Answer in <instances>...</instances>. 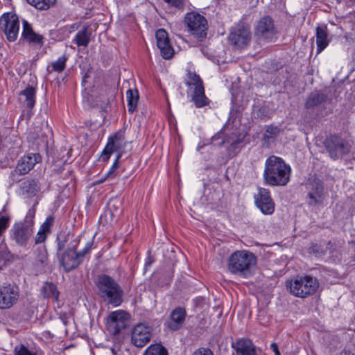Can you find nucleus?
<instances>
[{"instance_id": "nucleus-51", "label": "nucleus", "mask_w": 355, "mask_h": 355, "mask_svg": "<svg viewBox=\"0 0 355 355\" xmlns=\"http://www.w3.org/2000/svg\"><path fill=\"white\" fill-rule=\"evenodd\" d=\"M241 143V140L240 139H236L234 141L232 142L231 144V147L233 148H236L237 147V146Z\"/></svg>"}, {"instance_id": "nucleus-13", "label": "nucleus", "mask_w": 355, "mask_h": 355, "mask_svg": "<svg viewBox=\"0 0 355 355\" xmlns=\"http://www.w3.org/2000/svg\"><path fill=\"white\" fill-rule=\"evenodd\" d=\"M129 322L130 315L125 311H112L107 318L108 330L114 335H117L129 325Z\"/></svg>"}, {"instance_id": "nucleus-46", "label": "nucleus", "mask_w": 355, "mask_h": 355, "mask_svg": "<svg viewBox=\"0 0 355 355\" xmlns=\"http://www.w3.org/2000/svg\"><path fill=\"white\" fill-rule=\"evenodd\" d=\"M15 355H35V354L29 351L25 346L21 345L19 349L17 347L15 348Z\"/></svg>"}, {"instance_id": "nucleus-1", "label": "nucleus", "mask_w": 355, "mask_h": 355, "mask_svg": "<svg viewBox=\"0 0 355 355\" xmlns=\"http://www.w3.org/2000/svg\"><path fill=\"white\" fill-rule=\"evenodd\" d=\"M291 173V166L282 158L270 155L265 162L263 182L272 187H284L289 182Z\"/></svg>"}, {"instance_id": "nucleus-42", "label": "nucleus", "mask_w": 355, "mask_h": 355, "mask_svg": "<svg viewBox=\"0 0 355 355\" xmlns=\"http://www.w3.org/2000/svg\"><path fill=\"white\" fill-rule=\"evenodd\" d=\"M49 234L47 232H44L39 228L38 232H37L35 236L34 237V243L35 245L43 243L46 241Z\"/></svg>"}, {"instance_id": "nucleus-38", "label": "nucleus", "mask_w": 355, "mask_h": 355, "mask_svg": "<svg viewBox=\"0 0 355 355\" xmlns=\"http://www.w3.org/2000/svg\"><path fill=\"white\" fill-rule=\"evenodd\" d=\"M159 49L161 56L165 60L171 59L174 54L175 50L173 46H157Z\"/></svg>"}, {"instance_id": "nucleus-52", "label": "nucleus", "mask_w": 355, "mask_h": 355, "mask_svg": "<svg viewBox=\"0 0 355 355\" xmlns=\"http://www.w3.org/2000/svg\"><path fill=\"white\" fill-rule=\"evenodd\" d=\"M318 46V49H317V54L320 53V52H322L327 46Z\"/></svg>"}, {"instance_id": "nucleus-36", "label": "nucleus", "mask_w": 355, "mask_h": 355, "mask_svg": "<svg viewBox=\"0 0 355 355\" xmlns=\"http://www.w3.org/2000/svg\"><path fill=\"white\" fill-rule=\"evenodd\" d=\"M121 159V154H117L116 159L110 170L105 173V178L113 180L118 175L119 161Z\"/></svg>"}, {"instance_id": "nucleus-24", "label": "nucleus", "mask_w": 355, "mask_h": 355, "mask_svg": "<svg viewBox=\"0 0 355 355\" xmlns=\"http://www.w3.org/2000/svg\"><path fill=\"white\" fill-rule=\"evenodd\" d=\"M281 132V128L279 126L272 124L267 125L263 135V146L269 148L273 144Z\"/></svg>"}, {"instance_id": "nucleus-18", "label": "nucleus", "mask_w": 355, "mask_h": 355, "mask_svg": "<svg viewBox=\"0 0 355 355\" xmlns=\"http://www.w3.org/2000/svg\"><path fill=\"white\" fill-rule=\"evenodd\" d=\"M41 160L42 157L39 153H28L23 156L18 161L16 168L12 172V175L27 174Z\"/></svg>"}, {"instance_id": "nucleus-9", "label": "nucleus", "mask_w": 355, "mask_h": 355, "mask_svg": "<svg viewBox=\"0 0 355 355\" xmlns=\"http://www.w3.org/2000/svg\"><path fill=\"white\" fill-rule=\"evenodd\" d=\"M340 94V91L334 88L325 90H315L308 96L304 103V107L306 110H311L321 105L327 101L332 103L334 100L337 101Z\"/></svg>"}, {"instance_id": "nucleus-19", "label": "nucleus", "mask_w": 355, "mask_h": 355, "mask_svg": "<svg viewBox=\"0 0 355 355\" xmlns=\"http://www.w3.org/2000/svg\"><path fill=\"white\" fill-rule=\"evenodd\" d=\"M254 34L265 38L272 37L275 34L273 21L269 16L261 18L254 28Z\"/></svg>"}, {"instance_id": "nucleus-2", "label": "nucleus", "mask_w": 355, "mask_h": 355, "mask_svg": "<svg viewBox=\"0 0 355 355\" xmlns=\"http://www.w3.org/2000/svg\"><path fill=\"white\" fill-rule=\"evenodd\" d=\"M257 263V257L248 250H236L228 259L229 271L244 278L252 276Z\"/></svg>"}, {"instance_id": "nucleus-26", "label": "nucleus", "mask_w": 355, "mask_h": 355, "mask_svg": "<svg viewBox=\"0 0 355 355\" xmlns=\"http://www.w3.org/2000/svg\"><path fill=\"white\" fill-rule=\"evenodd\" d=\"M126 98L128 102V110L130 113H133L137 107L139 98L138 90L131 89H128L126 92Z\"/></svg>"}, {"instance_id": "nucleus-15", "label": "nucleus", "mask_w": 355, "mask_h": 355, "mask_svg": "<svg viewBox=\"0 0 355 355\" xmlns=\"http://www.w3.org/2000/svg\"><path fill=\"white\" fill-rule=\"evenodd\" d=\"M3 24V31L7 40L10 42H14L18 36L19 31V21L15 14L6 13L1 18Z\"/></svg>"}, {"instance_id": "nucleus-21", "label": "nucleus", "mask_w": 355, "mask_h": 355, "mask_svg": "<svg viewBox=\"0 0 355 355\" xmlns=\"http://www.w3.org/2000/svg\"><path fill=\"white\" fill-rule=\"evenodd\" d=\"M21 39L24 42L42 44L43 35L35 33L31 25L26 20L23 21V30L21 33Z\"/></svg>"}, {"instance_id": "nucleus-28", "label": "nucleus", "mask_w": 355, "mask_h": 355, "mask_svg": "<svg viewBox=\"0 0 355 355\" xmlns=\"http://www.w3.org/2000/svg\"><path fill=\"white\" fill-rule=\"evenodd\" d=\"M330 42L327 26H319L316 28V44H328Z\"/></svg>"}, {"instance_id": "nucleus-41", "label": "nucleus", "mask_w": 355, "mask_h": 355, "mask_svg": "<svg viewBox=\"0 0 355 355\" xmlns=\"http://www.w3.org/2000/svg\"><path fill=\"white\" fill-rule=\"evenodd\" d=\"M309 185H310V189H311L310 191L317 192L318 189H319V187H321V193H324L323 192V189H324L323 182L320 179H319L316 177L311 178L310 179Z\"/></svg>"}, {"instance_id": "nucleus-23", "label": "nucleus", "mask_w": 355, "mask_h": 355, "mask_svg": "<svg viewBox=\"0 0 355 355\" xmlns=\"http://www.w3.org/2000/svg\"><path fill=\"white\" fill-rule=\"evenodd\" d=\"M19 101L23 105L28 109H33L35 104L36 89L32 86H28L19 93Z\"/></svg>"}, {"instance_id": "nucleus-5", "label": "nucleus", "mask_w": 355, "mask_h": 355, "mask_svg": "<svg viewBox=\"0 0 355 355\" xmlns=\"http://www.w3.org/2000/svg\"><path fill=\"white\" fill-rule=\"evenodd\" d=\"M286 287L293 295L305 298L316 292L319 282L316 278L311 275L297 276L286 282Z\"/></svg>"}, {"instance_id": "nucleus-11", "label": "nucleus", "mask_w": 355, "mask_h": 355, "mask_svg": "<svg viewBox=\"0 0 355 355\" xmlns=\"http://www.w3.org/2000/svg\"><path fill=\"white\" fill-rule=\"evenodd\" d=\"M126 145L124 132L119 131L111 135L108 139L107 144L100 156V159L103 162H107L114 152L121 154V157L124 152V148Z\"/></svg>"}, {"instance_id": "nucleus-4", "label": "nucleus", "mask_w": 355, "mask_h": 355, "mask_svg": "<svg viewBox=\"0 0 355 355\" xmlns=\"http://www.w3.org/2000/svg\"><path fill=\"white\" fill-rule=\"evenodd\" d=\"M35 205L30 208L23 220L15 223L11 230L12 238L21 247H26L34 232Z\"/></svg>"}, {"instance_id": "nucleus-32", "label": "nucleus", "mask_w": 355, "mask_h": 355, "mask_svg": "<svg viewBox=\"0 0 355 355\" xmlns=\"http://www.w3.org/2000/svg\"><path fill=\"white\" fill-rule=\"evenodd\" d=\"M200 51L208 59L213 61L215 60L219 61L220 58V53L216 51L214 46H202Z\"/></svg>"}, {"instance_id": "nucleus-6", "label": "nucleus", "mask_w": 355, "mask_h": 355, "mask_svg": "<svg viewBox=\"0 0 355 355\" xmlns=\"http://www.w3.org/2000/svg\"><path fill=\"white\" fill-rule=\"evenodd\" d=\"M324 146L333 160L342 159L349 155L352 144L349 140L338 134L330 135L324 141Z\"/></svg>"}, {"instance_id": "nucleus-17", "label": "nucleus", "mask_w": 355, "mask_h": 355, "mask_svg": "<svg viewBox=\"0 0 355 355\" xmlns=\"http://www.w3.org/2000/svg\"><path fill=\"white\" fill-rule=\"evenodd\" d=\"M150 327L142 323L133 328L131 335L132 343L137 347H143L151 338Z\"/></svg>"}, {"instance_id": "nucleus-33", "label": "nucleus", "mask_w": 355, "mask_h": 355, "mask_svg": "<svg viewBox=\"0 0 355 355\" xmlns=\"http://www.w3.org/2000/svg\"><path fill=\"white\" fill-rule=\"evenodd\" d=\"M68 60V56L66 55H63L58 58L57 60L52 62L51 64V70L49 71V69H47L49 73H51L52 71H56L58 73H61L64 71V69L66 67V62Z\"/></svg>"}, {"instance_id": "nucleus-50", "label": "nucleus", "mask_w": 355, "mask_h": 355, "mask_svg": "<svg viewBox=\"0 0 355 355\" xmlns=\"http://www.w3.org/2000/svg\"><path fill=\"white\" fill-rule=\"evenodd\" d=\"M338 355H355V354L349 350H343Z\"/></svg>"}, {"instance_id": "nucleus-43", "label": "nucleus", "mask_w": 355, "mask_h": 355, "mask_svg": "<svg viewBox=\"0 0 355 355\" xmlns=\"http://www.w3.org/2000/svg\"><path fill=\"white\" fill-rule=\"evenodd\" d=\"M93 245H94V241L92 240L91 241L87 242L86 243L85 246L84 247V248L81 251L78 252V254L83 262L84 261L85 257L86 255L90 254L91 250L93 248Z\"/></svg>"}, {"instance_id": "nucleus-48", "label": "nucleus", "mask_w": 355, "mask_h": 355, "mask_svg": "<svg viewBox=\"0 0 355 355\" xmlns=\"http://www.w3.org/2000/svg\"><path fill=\"white\" fill-rule=\"evenodd\" d=\"M91 68L87 69L86 72H85L84 75L83 76V83H85L87 78L90 77V73H91Z\"/></svg>"}, {"instance_id": "nucleus-3", "label": "nucleus", "mask_w": 355, "mask_h": 355, "mask_svg": "<svg viewBox=\"0 0 355 355\" xmlns=\"http://www.w3.org/2000/svg\"><path fill=\"white\" fill-rule=\"evenodd\" d=\"M96 284L98 295L107 304L118 306L122 303L123 291L112 277L105 274L99 275Z\"/></svg>"}, {"instance_id": "nucleus-27", "label": "nucleus", "mask_w": 355, "mask_h": 355, "mask_svg": "<svg viewBox=\"0 0 355 355\" xmlns=\"http://www.w3.org/2000/svg\"><path fill=\"white\" fill-rule=\"evenodd\" d=\"M70 239V233L61 232L58 233L55 243H56V253L61 252L66 250V246Z\"/></svg>"}, {"instance_id": "nucleus-39", "label": "nucleus", "mask_w": 355, "mask_h": 355, "mask_svg": "<svg viewBox=\"0 0 355 355\" xmlns=\"http://www.w3.org/2000/svg\"><path fill=\"white\" fill-rule=\"evenodd\" d=\"M168 6L178 11H183L187 0H163Z\"/></svg>"}, {"instance_id": "nucleus-16", "label": "nucleus", "mask_w": 355, "mask_h": 355, "mask_svg": "<svg viewBox=\"0 0 355 355\" xmlns=\"http://www.w3.org/2000/svg\"><path fill=\"white\" fill-rule=\"evenodd\" d=\"M232 44H248L251 40V31L249 26L239 24L234 26L228 37Z\"/></svg>"}, {"instance_id": "nucleus-45", "label": "nucleus", "mask_w": 355, "mask_h": 355, "mask_svg": "<svg viewBox=\"0 0 355 355\" xmlns=\"http://www.w3.org/2000/svg\"><path fill=\"white\" fill-rule=\"evenodd\" d=\"M191 355H214V353L209 348L200 347L195 350Z\"/></svg>"}, {"instance_id": "nucleus-31", "label": "nucleus", "mask_w": 355, "mask_h": 355, "mask_svg": "<svg viewBox=\"0 0 355 355\" xmlns=\"http://www.w3.org/2000/svg\"><path fill=\"white\" fill-rule=\"evenodd\" d=\"M308 204L309 205H317L322 203L324 199V193H321V187L318 189L317 192L309 191L308 195Z\"/></svg>"}, {"instance_id": "nucleus-44", "label": "nucleus", "mask_w": 355, "mask_h": 355, "mask_svg": "<svg viewBox=\"0 0 355 355\" xmlns=\"http://www.w3.org/2000/svg\"><path fill=\"white\" fill-rule=\"evenodd\" d=\"M309 251L310 252L315 254H321L324 253L323 247L320 244L313 243H311V246L309 247Z\"/></svg>"}, {"instance_id": "nucleus-22", "label": "nucleus", "mask_w": 355, "mask_h": 355, "mask_svg": "<svg viewBox=\"0 0 355 355\" xmlns=\"http://www.w3.org/2000/svg\"><path fill=\"white\" fill-rule=\"evenodd\" d=\"M187 316V312L184 308L176 307L170 315L171 322L169 324L171 329L175 331L179 329L184 322Z\"/></svg>"}, {"instance_id": "nucleus-7", "label": "nucleus", "mask_w": 355, "mask_h": 355, "mask_svg": "<svg viewBox=\"0 0 355 355\" xmlns=\"http://www.w3.org/2000/svg\"><path fill=\"white\" fill-rule=\"evenodd\" d=\"M184 84L193 89L192 101L196 107H202L209 104V99L205 96L203 81L200 76L190 68L186 69Z\"/></svg>"}, {"instance_id": "nucleus-34", "label": "nucleus", "mask_w": 355, "mask_h": 355, "mask_svg": "<svg viewBox=\"0 0 355 355\" xmlns=\"http://www.w3.org/2000/svg\"><path fill=\"white\" fill-rule=\"evenodd\" d=\"M27 2L39 10L48 9L51 5L55 3V0H26Z\"/></svg>"}, {"instance_id": "nucleus-12", "label": "nucleus", "mask_w": 355, "mask_h": 355, "mask_svg": "<svg viewBox=\"0 0 355 355\" xmlns=\"http://www.w3.org/2000/svg\"><path fill=\"white\" fill-rule=\"evenodd\" d=\"M20 291L15 284H0V309H8L15 305L19 300Z\"/></svg>"}, {"instance_id": "nucleus-37", "label": "nucleus", "mask_w": 355, "mask_h": 355, "mask_svg": "<svg viewBox=\"0 0 355 355\" xmlns=\"http://www.w3.org/2000/svg\"><path fill=\"white\" fill-rule=\"evenodd\" d=\"M157 44H168L169 39L167 32L163 29H158L155 33Z\"/></svg>"}, {"instance_id": "nucleus-30", "label": "nucleus", "mask_w": 355, "mask_h": 355, "mask_svg": "<svg viewBox=\"0 0 355 355\" xmlns=\"http://www.w3.org/2000/svg\"><path fill=\"white\" fill-rule=\"evenodd\" d=\"M144 355H168V351L161 344H152L145 350Z\"/></svg>"}, {"instance_id": "nucleus-10", "label": "nucleus", "mask_w": 355, "mask_h": 355, "mask_svg": "<svg viewBox=\"0 0 355 355\" xmlns=\"http://www.w3.org/2000/svg\"><path fill=\"white\" fill-rule=\"evenodd\" d=\"M78 241L64 251L56 253L59 264L65 272L76 269L83 263L78 254Z\"/></svg>"}, {"instance_id": "nucleus-47", "label": "nucleus", "mask_w": 355, "mask_h": 355, "mask_svg": "<svg viewBox=\"0 0 355 355\" xmlns=\"http://www.w3.org/2000/svg\"><path fill=\"white\" fill-rule=\"evenodd\" d=\"M270 348L272 349V350L275 353V355H281L280 352H279V348H278V346H277L276 343H272L270 344Z\"/></svg>"}, {"instance_id": "nucleus-29", "label": "nucleus", "mask_w": 355, "mask_h": 355, "mask_svg": "<svg viewBox=\"0 0 355 355\" xmlns=\"http://www.w3.org/2000/svg\"><path fill=\"white\" fill-rule=\"evenodd\" d=\"M21 189L24 193L35 195L38 191L40 187L37 182L35 180H28L21 183Z\"/></svg>"}, {"instance_id": "nucleus-20", "label": "nucleus", "mask_w": 355, "mask_h": 355, "mask_svg": "<svg viewBox=\"0 0 355 355\" xmlns=\"http://www.w3.org/2000/svg\"><path fill=\"white\" fill-rule=\"evenodd\" d=\"M232 347L235 355H257L256 346L248 338H240L232 342Z\"/></svg>"}, {"instance_id": "nucleus-14", "label": "nucleus", "mask_w": 355, "mask_h": 355, "mask_svg": "<svg viewBox=\"0 0 355 355\" xmlns=\"http://www.w3.org/2000/svg\"><path fill=\"white\" fill-rule=\"evenodd\" d=\"M254 198L256 206L263 214L270 215L274 212L275 202L271 198L269 189L259 187L258 192Z\"/></svg>"}, {"instance_id": "nucleus-49", "label": "nucleus", "mask_w": 355, "mask_h": 355, "mask_svg": "<svg viewBox=\"0 0 355 355\" xmlns=\"http://www.w3.org/2000/svg\"><path fill=\"white\" fill-rule=\"evenodd\" d=\"M108 178H105V175L103 176L101 178L96 180L95 182H94V185L100 184L103 182H104L106 180H108Z\"/></svg>"}, {"instance_id": "nucleus-25", "label": "nucleus", "mask_w": 355, "mask_h": 355, "mask_svg": "<svg viewBox=\"0 0 355 355\" xmlns=\"http://www.w3.org/2000/svg\"><path fill=\"white\" fill-rule=\"evenodd\" d=\"M41 293L44 298H52L56 302L59 301L60 292L57 286L53 282H44L41 288Z\"/></svg>"}, {"instance_id": "nucleus-8", "label": "nucleus", "mask_w": 355, "mask_h": 355, "mask_svg": "<svg viewBox=\"0 0 355 355\" xmlns=\"http://www.w3.org/2000/svg\"><path fill=\"white\" fill-rule=\"evenodd\" d=\"M184 23L190 33L199 41L207 37L208 24L204 16L195 12H189L184 17Z\"/></svg>"}, {"instance_id": "nucleus-40", "label": "nucleus", "mask_w": 355, "mask_h": 355, "mask_svg": "<svg viewBox=\"0 0 355 355\" xmlns=\"http://www.w3.org/2000/svg\"><path fill=\"white\" fill-rule=\"evenodd\" d=\"M54 221L55 217L53 215L49 216L44 222L40 225V229L50 234L51 232V228L54 224Z\"/></svg>"}, {"instance_id": "nucleus-35", "label": "nucleus", "mask_w": 355, "mask_h": 355, "mask_svg": "<svg viewBox=\"0 0 355 355\" xmlns=\"http://www.w3.org/2000/svg\"><path fill=\"white\" fill-rule=\"evenodd\" d=\"M91 33L88 32L87 28H84L78 31L75 37L76 44H88L90 42Z\"/></svg>"}]
</instances>
